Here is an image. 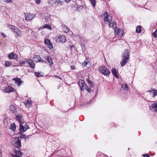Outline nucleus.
<instances>
[{
    "label": "nucleus",
    "instance_id": "f257e3e1",
    "mask_svg": "<svg viewBox=\"0 0 157 157\" xmlns=\"http://www.w3.org/2000/svg\"><path fill=\"white\" fill-rule=\"evenodd\" d=\"M122 60L120 62L121 67L125 66L128 62V60L129 59L128 50H125L122 56Z\"/></svg>",
    "mask_w": 157,
    "mask_h": 157
},
{
    "label": "nucleus",
    "instance_id": "f03ea898",
    "mask_svg": "<svg viewBox=\"0 0 157 157\" xmlns=\"http://www.w3.org/2000/svg\"><path fill=\"white\" fill-rule=\"evenodd\" d=\"M99 71L100 73L102 74L105 76H109L110 72L106 66H102L99 68Z\"/></svg>",
    "mask_w": 157,
    "mask_h": 157
},
{
    "label": "nucleus",
    "instance_id": "7ed1b4c3",
    "mask_svg": "<svg viewBox=\"0 0 157 157\" xmlns=\"http://www.w3.org/2000/svg\"><path fill=\"white\" fill-rule=\"evenodd\" d=\"M57 42L61 43H64L67 41L65 36L63 35H59L56 39Z\"/></svg>",
    "mask_w": 157,
    "mask_h": 157
},
{
    "label": "nucleus",
    "instance_id": "20e7f679",
    "mask_svg": "<svg viewBox=\"0 0 157 157\" xmlns=\"http://www.w3.org/2000/svg\"><path fill=\"white\" fill-rule=\"evenodd\" d=\"M21 140L20 138L18 137L17 139H15L14 141V146L18 149H19L21 146Z\"/></svg>",
    "mask_w": 157,
    "mask_h": 157
},
{
    "label": "nucleus",
    "instance_id": "39448f33",
    "mask_svg": "<svg viewBox=\"0 0 157 157\" xmlns=\"http://www.w3.org/2000/svg\"><path fill=\"white\" fill-rule=\"evenodd\" d=\"M104 22H109L112 21V17L109 15L106 12H105L104 14Z\"/></svg>",
    "mask_w": 157,
    "mask_h": 157
},
{
    "label": "nucleus",
    "instance_id": "423d86ee",
    "mask_svg": "<svg viewBox=\"0 0 157 157\" xmlns=\"http://www.w3.org/2000/svg\"><path fill=\"white\" fill-rule=\"evenodd\" d=\"M149 108L152 111L156 112L157 111V102H154L151 106H150Z\"/></svg>",
    "mask_w": 157,
    "mask_h": 157
},
{
    "label": "nucleus",
    "instance_id": "0eeeda50",
    "mask_svg": "<svg viewBox=\"0 0 157 157\" xmlns=\"http://www.w3.org/2000/svg\"><path fill=\"white\" fill-rule=\"evenodd\" d=\"M26 60V62H27L30 67L32 69H34L35 67L34 63L31 59H25Z\"/></svg>",
    "mask_w": 157,
    "mask_h": 157
},
{
    "label": "nucleus",
    "instance_id": "6e6552de",
    "mask_svg": "<svg viewBox=\"0 0 157 157\" xmlns=\"http://www.w3.org/2000/svg\"><path fill=\"white\" fill-rule=\"evenodd\" d=\"M35 15L32 13H26L25 14V19L26 20H31L35 17Z\"/></svg>",
    "mask_w": 157,
    "mask_h": 157
},
{
    "label": "nucleus",
    "instance_id": "1a4fd4ad",
    "mask_svg": "<svg viewBox=\"0 0 157 157\" xmlns=\"http://www.w3.org/2000/svg\"><path fill=\"white\" fill-rule=\"evenodd\" d=\"M109 27H112L114 29V32L115 34H116L117 31V24L116 23L114 22H109Z\"/></svg>",
    "mask_w": 157,
    "mask_h": 157
},
{
    "label": "nucleus",
    "instance_id": "9d476101",
    "mask_svg": "<svg viewBox=\"0 0 157 157\" xmlns=\"http://www.w3.org/2000/svg\"><path fill=\"white\" fill-rule=\"evenodd\" d=\"M14 88L12 87L8 86H6L4 89L6 93H10L14 91Z\"/></svg>",
    "mask_w": 157,
    "mask_h": 157
},
{
    "label": "nucleus",
    "instance_id": "9b49d317",
    "mask_svg": "<svg viewBox=\"0 0 157 157\" xmlns=\"http://www.w3.org/2000/svg\"><path fill=\"white\" fill-rule=\"evenodd\" d=\"M8 58L10 59H16L17 58V56L15 53L12 52L9 54Z\"/></svg>",
    "mask_w": 157,
    "mask_h": 157
},
{
    "label": "nucleus",
    "instance_id": "f8f14e48",
    "mask_svg": "<svg viewBox=\"0 0 157 157\" xmlns=\"http://www.w3.org/2000/svg\"><path fill=\"white\" fill-rule=\"evenodd\" d=\"M23 103L25 104V107L28 108H30L32 106V102L30 100L29 101V99H27L24 101Z\"/></svg>",
    "mask_w": 157,
    "mask_h": 157
},
{
    "label": "nucleus",
    "instance_id": "ddd939ff",
    "mask_svg": "<svg viewBox=\"0 0 157 157\" xmlns=\"http://www.w3.org/2000/svg\"><path fill=\"white\" fill-rule=\"evenodd\" d=\"M45 59L49 63H50V65L51 66H52L53 63L52 62V59L51 57L48 55L45 57Z\"/></svg>",
    "mask_w": 157,
    "mask_h": 157
},
{
    "label": "nucleus",
    "instance_id": "4468645a",
    "mask_svg": "<svg viewBox=\"0 0 157 157\" xmlns=\"http://www.w3.org/2000/svg\"><path fill=\"white\" fill-rule=\"evenodd\" d=\"M112 73L113 75L117 78H119L118 75V73L116 69L113 68L111 70Z\"/></svg>",
    "mask_w": 157,
    "mask_h": 157
},
{
    "label": "nucleus",
    "instance_id": "2eb2a0df",
    "mask_svg": "<svg viewBox=\"0 0 157 157\" xmlns=\"http://www.w3.org/2000/svg\"><path fill=\"white\" fill-rule=\"evenodd\" d=\"M41 58L40 57L37 55H35L33 57V60L35 62H38L40 61Z\"/></svg>",
    "mask_w": 157,
    "mask_h": 157
},
{
    "label": "nucleus",
    "instance_id": "dca6fc26",
    "mask_svg": "<svg viewBox=\"0 0 157 157\" xmlns=\"http://www.w3.org/2000/svg\"><path fill=\"white\" fill-rule=\"evenodd\" d=\"M16 119L20 123H24V120L23 119L22 116H17Z\"/></svg>",
    "mask_w": 157,
    "mask_h": 157
},
{
    "label": "nucleus",
    "instance_id": "f3484780",
    "mask_svg": "<svg viewBox=\"0 0 157 157\" xmlns=\"http://www.w3.org/2000/svg\"><path fill=\"white\" fill-rule=\"evenodd\" d=\"M22 124L20 123V133H21V134H23L24 132L26 131V129H25V126L22 125Z\"/></svg>",
    "mask_w": 157,
    "mask_h": 157
},
{
    "label": "nucleus",
    "instance_id": "a211bd4d",
    "mask_svg": "<svg viewBox=\"0 0 157 157\" xmlns=\"http://www.w3.org/2000/svg\"><path fill=\"white\" fill-rule=\"evenodd\" d=\"M119 36H122L123 34V30L121 29H117V31L116 33Z\"/></svg>",
    "mask_w": 157,
    "mask_h": 157
},
{
    "label": "nucleus",
    "instance_id": "6ab92c4d",
    "mask_svg": "<svg viewBox=\"0 0 157 157\" xmlns=\"http://www.w3.org/2000/svg\"><path fill=\"white\" fill-rule=\"evenodd\" d=\"M121 88L124 90L125 91H128V88L126 83H121Z\"/></svg>",
    "mask_w": 157,
    "mask_h": 157
},
{
    "label": "nucleus",
    "instance_id": "aec40b11",
    "mask_svg": "<svg viewBox=\"0 0 157 157\" xmlns=\"http://www.w3.org/2000/svg\"><path fill=\"white\" fill-rule=\"evenodd\" d=\"M147 92H149L151 94H153L152 97H155L157 95V90H148Z\"/></svg>",
    "mask_w": 157,
    "mask_h": 157
},
{
    "label": "nucleus",
    "instance_id": "412c9836",
    "mask_svg": "<svg viewBox=\"0 0 157 157\" xmlns=\"http://www.w3.org/2000/svg\"><path fill=\"white\" fill-rule=\"evenodd\" d=\"M96 156L98 157H108L107 155L104 154L100 151H99L97 152L96 154Z\"/></svg>",
    "mask_w": 157,
    "mask_h": 157
},
{
    "label": "nucleus",
    "instance_id": "4be33fe9",
    "mask_svg": "<svg viewBox=\"0 0 157 157\" xmlns=\"http://www.w3.org/2000/svg\"><path fill=\"white\" fill-rule=\"evenodd\" d=\"M10 128L13 131H15L16 128V126L15 123H13L10 124Z\"/></svg>",
    "mask_w": 157,
    "mask_h": 157
},
{
    "label": "nucleus",
    "instance_id": "5701e85b",
    "mask_svg": "<svg viewBox=\"0 0 157 157\" xmlns=\"http://www.w3.org/2000/svg\"><path fill=\"white\" fill-rule=\"evenodd\" d=\"M79 84L81 90H83V88H82V87H84L86 86L85 85V83L82 80V81L81 82H79Z\"/></svg>",
    "mask_w": 157,
    "mask_h": 157
},
{
    "label": "nucleus",
    "instance_id": "b1692460",
    "mask_svg": "<svg viewBox=\"0 0 157 157\" xmlns=\"http://www.w3.org/2000/svg\"><path fill=\"white\" fill-rule=\"evenodd\" d=\"M14 152L15 154V155L17 154L19 156V157H20L22 155V153H21V151L19 149H18V150H15L14 151Z\"/></svg>",
    "mask_w": 157,
    "mask_h": 157
},
{
    "label": "nucleus",
    "instance_id": "393cba45",
    "mask_svg": "<svg viewBox=\"0 0 157 157\" xmlns=\"http://www.w3.org/2000/svg\"><path fill=\"white\" fill-rule=\"evenodd\" d=\"M9 26L10 29H11L14 32L17 29V28L14 25H9Z\"/></svg>",
    "mask_w": 157,
    "mask_h": 157
},
{
    "label": "nucleus",
    "instance_id": "a878e982",
    "mask_svg": "<svg viewBox=\"0 0 157 157\" xmlns=\"http://www.w3.org/2000/svg\"><path fill=\"white\" fill-rule=\"evenodd\" d=\"M10 111L15 112L16 110V108L14 106L11 105L10 106Z\"/></svg>",
    "mask_w": 157,
    "mask_h": 157
},
{
    "label": "nucleus",
    "instance_id": "bb28decb",
    "mask_svg": "<svg viewBox=\"0 0 157 157\" xmlns=\"http://www.w3.org/2000/svg\"><path fill=\"white\" fill-rule=\"evenodd\" d=\"M63 30L66 33H68L69 31V29L66 26L64 25L63 27Z\"/></svg>",
    "mask_w": 157,
    "mask_h": 157
},
{
    "label": "nucleus",
    "instance_id": "cd10ccee",
    "mask_svg": "<svg viewBox=\"0 0 157 157\" xmlns=\"http://www.w3.org/2000/svg\"><path fill=\"white\" fill-rule=\"evenodd\" d=\"M42 29L47 28L48 29H52V28L49 25L46 24L43 26H42Z\"/></svg>",
    "mask_w": 157,
    "mask_h": 157
},
{
    "label": "nucleus",
    "instance_id": "c85d7f7f",
    "mask_svg": "<svg viewBox=\"0 0 157 157\" xmlns=\"http://www.w3.org/2000/svg\"><path fill=\"white\" fill-rule=\"evenodd\" d=\"M14 80L15 81L16 83H18V85H20L21 83L22 82L20 78H14Z\"/></svg>",
    "mask_w": 157,
    "mask_h": 157
},
{
    "label": "nucleus",
    "instance_id": "c756f323",
    "mask_svg": "<svg viewBox=\"0 0 157 157\" xmlns=\"http://www.w3.org/2000/svg\"><path fill=\"white\" fill-rule=\"evenodd\" d=\"M141 26H138L136 28V32L138 33H139L141 32Z\"/></svg>",
    "mask_w": 157,
    "mask_h": 157
},
{
    "label": "nucleus",
    "instance_id": "7c9ffc66",
    "mask_svg": "<svg viewBox=\"0 0 157 157\" xmlns=\"http://www.w3.org/2000/svg\"><path fill=\"white\" fill-rule=\"evenodd\" d=\"M83 8V6L81 5H78L76 7L77 10L78 11H80L82 10Z\"/></svg>",
    "mask_w": 157,
    "mask_h": 157
},
{
    "label": "nucleus",
    "instance_id": "2f4dec72",
    "mask_svg": "<svg viewBox=\"0 0 157 157\" xmlns=\"http://www.w3.org/2000/svg\"><path fill=\"white\" fill-rule=\"evenodd\" d=\"M35 75L36 77H40L43 76L40 73L36 72H35Z\"/></svg>",
    "mask_w": 157,
    "mask_h": 157
},
{
    "label": "nucleus",
    "instance_id": "473e14b6",
    "mask_svg": "<svg viewBox=\"0 0 157 157\" xmlns=\"http://www.w3.org/2000/svg\"><path fill=\"white\" fill-rule=\"evenodd\" d=\"M46 46L50 49H52L53 48V46L52 44L51 43V42H50V43H48L46 45Z\"/></svg>",
    "mask_w": 157,
    "mask_h": 157
},
{
    "label": "nucleus",
    "instance_id": "72a5a7b5",
    "mask_svg": "<svg viewBox=\"0 0 157 157\" xmlns=\"http://www.w3.org/2000/svg\"><path fill=\"white\" fill-rule=\"evenodd\" d=\"M90 77L89 76H88L87 78L86 79V81L88 82V83L90 85H92V82L89 80Z\"/></svg>",
    "mask_w": 157,
    "mask_h": 157
},
{
    "label": "nucleus",
    "instance_id": "f704fd0d",
    "mask_svg": "<svg viewBox=\"0 0 157 157\" xmlns=\"http://www.w3.org/2000/svg\"><path fill=\"white\" fill-rule=\"evenodd\" d=\"M92 6L94 8L96 4V1H90Z\"/></svg>",
    "mask_w": 157,
    "mask_h": 157
},
{
    "label": "nucleus",
    "instance_id": "c9c22d12",
    "mask_svg": "<svg viewBox=\"0 0 157 157\" xmlns=\"http://www.w3.org/2000/svg\"><path fill=\"white\" fill-rule=\"evenodd\" d=\"M11 63L10 61H6L5 62V65L6 66H9L11 64Z\"/></svg>",
    "mask_w": 157,
    "mask_h": 157
},
{
    "label": "nucleus",
    "instance_id": "e433bc0d",
    "mask_svg": "<svg viewBox=\"0 0 157 157\" xmlns=\"http://www.w3.org/2000/svg\"><path fill=\"white\" fill-rule=\"evenodd\" d=\"M152 35L153 37L157 38V29H156L154 32L153 33Z\"/></svg>",
    "mask_w": 157,
    "mask_h": 157
},
{
    "label": "nucleus",
    "instance_id": "4c0bfd02",
    "mask_svg": "<svg viewBox=\"0 0 157 157\" xmlns=\"http://www.w3.org/2000/svg\"><path fill=\"white\" fill-rule=\"evenodd\" d=\"M21 135L19 137L20 138V139H23V138H25V137L26 136L25 135H23L22 134H21V133H20Z\"/></svg>",
    "mask_w": 157,
    "mask_h": 157
},
{
    "label": "nucleus",
    "instance_id": "58836bf2",
    "mask_svg": "<svg viewBox=\"0 0 157 157\" xmlns=\"http://www.w3.org/2000/svg\"><path fill=\"white\" fill-rule=\"evenodd\" d=\"M50 40L48 39H45L44 40V43L46 45L48 43H50Z\"/></svg>",
    "mask_w": 157,
    "mask_h": 157
},
{
    "label": "nucleus",
    "instance_id": "ea45409f",
    "mask_svg": "<svg viewBox=\"0 0 157 157\" xmlns=\"http://www.w3.org/2000/svg\"><path fill=\"white\" fill-rule=\"evenodd\" d=\"M55 1L54 2L55 3V4H59V3H62L63 2H62L61 1H60V0H59V1H51V2H52V1Z\"/></svg>",
    "mask_w": 157,
    "mask_h": 157
},
{
    "label": "nucleus",
    "instance_id": "a19ab883",
    "mask_svg": "<svg viewBox=\"0 0 157 157\" xmlns=\"http://www.w3.org/2000/svg\"><path fill=\"white\" fill-rule=\"evenodd\" d=\"M26 62V61H20V64L21 66H23V65H25V64Z\"/></svg>",
    "mask_w": 157,
    "mask_h": 157
},
{
    "label": "nucleus",
    "instance_id": "79ce46f5",
    "mask_svg": "<svg viewBox=\"0 0 157 157\" xmlns=\"http://www.w3.org/2000/svg\"><path fill=\"white\" fill-rule=\"evenodd\" d=\"M16 33L17 34V36H18L19 37L21 36V31H19V32H17Z\"/></svg>",
    "mask_w": 157,
    "mask_h": 157
},
{
    "label": "nucleus",
    "instance_id": "37998d69",
    "mask_svg": "<svg viewBox=\"0 0 157 157\" xmlns=\"http://www.w3.org/2000/svg\"><path fill=\"white\" fill-rule=\"evenodd\" d=\"M76 37L77 38L80 40H81L82 39V37L78 34L76 35Z\"/></svg>",
    "mask_w": 157,
    "mask_h": 157
},
{
    "label": "nucleus",
    "instance_id": "c03bdc74",
    "mask_svg": "<svg viewBox=\"0 0 157 157\" xmlns=\"http://www.w3.org/2000/svg\"><path fill=\"white\" fill-rule=\"evenodd\" d=\"M25 127V129H26V130L28 129L29 128V126L26 123L25 124V126H24Z\"/></svg>",
    "mask_w": 157,
    "mask_h": 157
},
{
    "label": "nucleus",
    "instance_id": "a18cd8bd",
    "mask_svg": "<svg viewBox=\"0 0 157 157\" xmlns=\"http://www.w3.org/2000/svg\"><path fill=\"white\" fill-rule=\"evenodd\" d=\"M86 59L87 60H88V59H87V58H86V59L85 61L84 62V63H83V64H82L83 65H84V66H86L87 64V61H86Z\"/></svg>",
    "mask_w": 157,
    "mask_h": 157
},
{
    "label": "nucleus",
    "instance_id": "49530a36",
    "mask_svg": "<svg viewBox=\"0 0 157 157\" xmlns=\"http://www.w3.org/2000/svg\"><path fill=\"white\" fill-rule=\"evenodd\" d=\"M92 86V85L90 86V88H89V89H88V90L87 91L88 92H89V93H90V92H91L92 91V90L91 89V87Z\"/></svg>",
    "mask_w": 157,
    "mask_h": 157
},
{
    "label": "nucleus",
    "instance_id": "de8ad7c7",
    "mask_svg": "<svg viewBox=\"0 0 157 157\" xmlns=\"http://www.w3.org/2000/svg\"><path fill=\"white\" fill-rule=\"evenodd\" d=\"M12 157H20L17 154V155H12Z\"/></svg>",
    "mask_w": 157,
    "mask_h": 157
},
{
    "label": "nucleus",
    "instance_id": "09e8293b",
    "mask_svg": "<svg viewBox=\"0 0 157 157\" xmlns=\"http://www.w3.org/2000/svg\"><path fill=\"white\" fill-rule=\"evenodd\" d=\"M144 157H150L149 155L148 154H145L143 155Z\"/></svg>",
    "mask_w": 157,
    "mask_h": 157
},
{
    "label": "nucleus",
    "instance_id": "8fccbe9b",
    "mask_svg": "<svg viewBox=\"0 0 157 157\" xmlns=\"http://www.w3.org/2000/svg\"><path fill=\"white\" fill-rule=\"evenodd\" d=\"M54 76L55 77L59 78V79H61L62 80H63L61 78H60L59 76H57V75H55Z\"/></svg>",
    "mask_w": 157,
    "mask_h": 157
},
{
    "label": "nucleus",
    "instance_id": "3c124183",
    "mask_svg": "<svg viewBox=\"0 0 157 157\" xmlns=\"http://www.w3.org/2000/svg\"><path fill=\"white\" fill-rule=\"evenodd\" d=\"M84 88H85V89L87 91L88 89H89V88L90 87H88V86H86L85 87H84Z\"/></svg>",
    "mask_w": 157,
    "mask_h": 157
},
{
    "label": "nucleus",
    "instance_id": "603ef678",
    "mask_svg": "<svg viewBox=\"0 0 157 157\" xmlns=\"http://www.w3.org/2000/svg\"><path fill=\"white\" fill-rule=\"evenodd\" d=\"M71 70L75 69V66H71Z\"/></svg>",
    "mask_w": 157,
    "mask_h": 157
},
{
    "label": "nucleus",
    "instance_id": "864d4df0",
    "mask_svg": "<svg viewBox=\"0 0 157 157\" xmlns=\"http://www.w3.org/2000/svg\"><path fill=\"white\" fill-rule=\"evenodd\" d=\"M36 2L37 4H40L41 2V1H35Z\"/></svg>",
    "mask_w": 157,
    "mask_h": 157
},
{
    "label": "nucleus",
    "instance_id": "5fc2aeb1",
    "mask_svg": "<svg viewBox=\"0 0 157 157\" xmlns=\"http://www.w3.org/2000/svg\"><path fill=\"white\" fill-rule=\"evenodd\" d=\"M6 2L9 3H11L12 2V1H6Z\"/></svg>",
    "mask_w": 157,
    "mask_h": 157
},
{
    "label": "nucleus",
    "instance_id": "6e6d98bb",
    "mask_svg": "<svg viewBox=\"0 0 157 157\" xmlns=\"http://www.w3.org/2000/svg\"><path fill=\"white\" fill-rule=\"evenodd\" d=\"M2 35L4 37H6V35L3 33H2Z\"/></svg>",
    "mask_w": 157,
    "mask_h": 157
},
{
    "label": "nucleus",
    "instance_id": "4d7b16f0",
    "mask_svg": "<svg viewBox=\"0 0 157 157\" xmlns=\"http://www.w3.org/2000/svg\"><path fill=\"white\" fill-rule=\"evenodd\" d=\"M70 48L71 49V50L72 51L74 48V46L73 45L71 46Z\"/></svg>",
    "mask_w": 157,
    "mask_h": 157
},
{
    "label": "nucleus",
    "instance_id": "13d9d810",
    "mask_svg": "<svg viewBox=\"0 0 157 157\" xmlns=\"http://www.w3.org/2000/svg\"><path fill=\"white\" fill-rule=\"evenodd\" d=\"M20 31L19 29L17 28V29L14 32L15 33H17V32H19V31Z\"/></svg>",
    "mask_w": 157,
    "mask_h": 157
},
{
    "label": "nucleus",
    "instance_id": "bf43d9fd",
    "mask_svg": "<svg viewBox=\"0 0 157 157\" xmlns=\"http://www.w3.org/2000/svg\"><path fill=\"white\" fill-rule=\"evenodd\" d=\"M29 136H26L25 137V139H29Z\"/></svg>",
    "mask_w": 157,
    "mask_h": 157
},
{
    "label": "nucleus",
    "instance_id": "052dcab7",
    "mask_svg": "<svg viewBox=\"0 0 157 157\" xmlns=\"http://www.w3.org/2000/svg\"><path fill=\"white\" fill-rule=\"evenodd\" d=\"M65 2L67 3H68L70 2V1H65Z\"/></svg>",
    "mask_w": 157,
    "mask_h": 157
},
{
    "label": "nucleus",
    "instance_id": "680f3d73",
    "mask_svg": "<svg viewBox=\"0 0 157 157\" xmlns=\"http://www.w3.org/2000/svg\"><path fill=\"white\" fill-rule=\"evenodd\" d=\"M41 62H44V63H46V61H45L43 60H41V59L40 61Z\"/></svg>",
    "mask_w": 157,
    "mask_h": 157
},
{
    "label": "nucleus",
    "instance_id": "e2e57ef3",
    "mask_svg": "<svg viewBox=\"0 0 157 157\" xmlns=\"http://www.w3.org/2000/svg\"><path fill=\"white\" fill-rule=\"evenodd\" d=\"M0 157H2V154H0Z\"/></svg>",
    "mask_w": 157,
    "mask_h": 157
},
{
    "label": "nucleus",
    "instance_id": "0e129e2a",
    "mask_svg": "<svg viewBox=\"0 0 157 157\" xmlns=\"http://www.w3.org/2000/svg\"><path fill=\"white\" fill-rule=\"evenodd\" d=\"M49 3H50V2L49 1Z\"/></svg>",
    "mask_w": 157,
    "mask_h": 157
},
{
    "label": "nucleus",
    "instance_id": "69168bd1",
    "mask_svg": "<svg viewBox=\"0 0 157 157\" xmlns=\"http://www.w3.org/2000/svg\"><path fill=\"white\" fill-rule=\"evenodd\" d=\"M128 150H129V148H128Z\"/></svg>",
    "mask_w": 157,
    "mask_h": 157
},
{
    "label": "nucleus",
    "instance_id": "338daca9",
    "mask_svg": "<svg viewBox=\"0 0 157 157\" xmlns=\"http://www.w3.org/2000/svg\"><path fill=\"white\" fill-rule=\"evenodd\" d=\"M21 26H20V27H19L21 28Z\"/></svg>",
    "mask_w": 157,
    "mask_h": 157
},
{
    "label": "nucleus",
    "instance_id": "774afa93",
    "mask_svg": "<svg viewBox=\"0 0 157 157\" xmlns=\"http://www.w3.org/2000/svg\"><path fill=\"white\" fill-rule=\"evenodd\" d=\"M21 26H20V27H19L21 28Z\"/></svg>",
    "mask_w": 157,
    "mask_h": 157
}]
</instances>
